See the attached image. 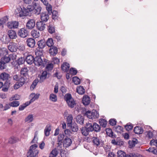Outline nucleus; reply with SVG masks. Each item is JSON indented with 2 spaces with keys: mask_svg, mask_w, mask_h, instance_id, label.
<instances>
[{
  "mask_svg": "<svg viewBox=\"0 0 157 157\" xmlns=\"http://www.w3.org/2000/svg\"><path fill=\"white\" fill-rule=\"evenodd\" d=\"M37 147V145L36 144L31 145L27 153V157H38L39 151L36 149Z\"/></svg>",
  "mask_w": 157,
  "mask_h": 157,
  "instance_id": "f257e3e1",
  "label": "nucleus"
},
{
  "mask_svg": "<svg viewBox=\"0 0 157 157\" xmlns=\"http://www.w3.org/2000/svg\"><path fill=\"white\" fill-rule=\"evenodd\" d=\"M34 63L36 66L44 67L47 63V59L43 56H36L34 58Z\"/></svg>",
  "mask_w": 157,
  "mask_h": 157,
  "instance_id": "f03ea898",
  "label": "nucleus"
},
{
  "mask_svg": "<svg viewBox=\"0 0 157 157\" xmlns=\"http://www.w3.org/2000/svg\"><path fill=\"white\" fill-rule=\"evenodd\" d=\"M99 116L98 112L95 110H93L92 111L88 110L86 111L84 114V116L92 120L98 118Z\"/></svg>",
  "mask_w": 157,
  "mask_h": 157,
  "instance_id": "7ed1b4c3",
  "label": "nucleus"
},
{
  "mask_svg": "<svg viewBox=\"0 0 157 157\" xmlns=\"http://www.w3.org/2000/svg\"><path fill=\"white\" fill-rule=\"evenodd\" d=\"M29 34V32L25 28H22L19 30L18 35L21 38H25Z\"/></svg>",
  "mask_w": 157,
  "mask_h": 157,
  "instance_id": "20e7f679",
  "label": "nucleus"
},
{
  "mask_svg": "<svg viewBox=\"0 0 157 157\" xmlns=\"http://www.w3.org/2000/svg\"><path fill=\"white\" fill-rule=\"evenodd\" d=\"M27 46L31 48H33L36 44V41L34 39L31 38H28L26 41Z\"/></svg>",
  "mask_w": 157,
  "mask_h": 157,
  "instance_id": "39448f33",
  "label": "nucleus"
},
{
  "mask_svg": "<svg viewBox=\"0 0 157 157\" xmlns=\"http://www.w3.org/2000/svg\"><path fill=\"white\" fill-rule=\"evenodd\" d=\"M35 24L34 19H29L26 23V27L28 29H32L35 26Z\"/></svg>",
  "mask_w": 157,
  "mask_h": 157,
  "instance_id": "423d86ee",
  "label": "nucleus"
},
{
  "mask_svg": "<svg viewBox=\"0 0 157 157\" xmlns=\"http://www.w3.org/2000/svg\"><path fill=\"white\" fill-rule=\"evenodd\" d=\"M21 11L19 13V16L22 17L30 15V13L24 7L21 8Z\"/></svg>",
  "mask_w": 157,
  "mask_h": 157,
  "instance_id": "0eeeda50",
  "label": "nucleus"
},
{
  "mask_svg": "<svg viewBox=\"0 0 157 157\" xmlns=\"http://www.w3.org/2000/svg\"><path fill=\"white\" fill-rule=\"evenodd\" d=\"M72 143L71 139L68 137H66L63 142V146L66 148L69 147Z\"/></svg>",
  "mask_w": 157,
  "mask_h": 157,
  "instance_id": "6e6552de",
  "label": "nucleus"
},
{
  "mask_svg": "<svg viewBox=\"0 0 157 157\" xmlns=\"http://www.w3.org/2000/svg\"><path fill=\"white\" fill-rule=\"evenodd\" d=\"M7 26L11 29L17 28L18 26V22L16 21L9 22L7 23Z\"/></svg>",
  "mask_w": 157,
  "mask_h": 157,
  "instance_id": "1a4fd4ad",
  "label": "nucleus"
},
{
  "mask_svg": "<svg viewBox=\"0 0 157 157\" xmlns=\"http://www.w3.org/2000/svg\"><path fill=\"white\" fill-rule=\"evenodd\" d=\"M45 25L44 22L42 21L37 22L36 24V28L40 31L43 30L45 28Z\"/></svg>",
  "mask_w": 157,
  "mask_h": 157,
  "instance_id": "9d476101",
  "label": "nucleus"
},
{
  "mask_svg": "<svg viewBox=\"0 0 157 157\" xmlns=\"http://www.w3.org/2000/svg\"><path fill=\"white\" fill-rule=\"evenodd\" d=\"M49 14L47 12H42L41 15V21L44 22H47L49 19Z\"/></svg>",
  "mask_w": 157,
  "mask_h": 157,
  "instance_id": "9b49d317",
  "label": "nucleus"
},
{
  "mask_svg": "<svg viewBox=\"0 0 157 157\" xmlns=\"http://www.w3.org/2000/svg\"><path fill=\"white\" fill-rule=\"evenodd\" d=\"M34 58L31 55H28L26 57L25 60L29 65H31L34 62Z\"/></svg>",
  "mask_w": 157,
  "mask_h": 157,
  "instance_id": "f8f14e48",
  "label": "nucleus"
},
{
  "mask_svg": "<svg viewBox=\"0 0 157 157\" xmlns=\"http://www.w3.org/2000/svg\"><path fill=\"white\" fill-rule=\"evenodd\" d=\"M29 70L26 67L22 68L20 72V75L29 78Z\"/></svg>",
  "mask_w": 157,
  "mask_h": 157,
  "instance_id": "ddd939ff",
  "label": "nucleus"
},
{
  "mask_svg": "<svg viewBox=\"0 0 157 157\" xmlns=\"http://www.w3.org/2000/svg\"><path fill=\"white\" fill-rule=\"evenodd\" d=\"M16 44L13 42H10L8 45V48L11 52H15L17 51Z\"/></svg>",
  "mask_w": 157,
  "mask_h": 157,
  "instance_id": "4468645a",
  "label": "nucleus"
},
{
  "mask_svg": "<svg viewBox=\"0 0 157 157\" xmlns=\"http://www.w3.org/2000/svg\"><path fill=\"white\" fill-rule=\"evenodd\" d=\"M92 142L93 143L97 146L101 144L102 145V143L100 141L99 138L98 137H93L92 138Z\"/></svg>",
  "mask_w": 157,
  "mask_h": 157,
  "instance_id": "2eb2a0df",
  "label": "nucleus"
},
{
  "mask_svg": "<svg viewBox=\"0 0 157 157\" xmlns=\"http://www.w3.org/2000/svg\"><path fill=\"white\" fill-rule=\"evenodd\" d=\"M90 98L88 96H84L82 99V102L83 105H87L90 103Z\"/></svg>",
  "mask_w": 157,
  "mask_h": 157,
  "instance_id": "dca6fc26",
  "label": "nucleus"
},
{
  "mask_svg": "<svg viewBox=\"0 0 157 157\" xmlns=\"http://www.w3.org/2000/svg\"><path fill=\"white\" fill-rule=\"evenodd\" d=\"M49 52L51 55L55 56L58 53L57 48L55 46H53L49 49Z\"/></svg>",
  "mask_w": 157,
  "mask_h": 157,
  "instance_id": "f3484780",
  "label": "nucleus"
},
{
  "mask_svg": "<svg viewBox=\"0 0 157 157\" xmlns=\"http://www.w3.org/2000/svg\"><path fill=\"white\" fill-rule=\"evenodd\" d=\"M8 34L10 39H14L17 37L16 33L14 30H9L8 32Z\"/></svg>",
  "mask_w": 157,
  "mask_h": 157,
  "instance_id": "a211bd4d",
  "label": "nucleus"
},
{
  "mask_svg": "<svg viewBox=\"0 0 157 157\" xmlns=\"http://www.w3.org/2000/svg\"><path fill=\"white\" fill-rule=\"evenodd\" d=\"M76 122L80 124H83L84 118L83 116L81 115H78L76 117Z\"/></svg>",
  "mask_w": 157,
  "mask_h": 157,
  "instance_id": "6ab92c4d",
  "label": "nucleus"
},
{
  "mask_svg": "<svg viewBox=\"0 0 157 157\" xmlns=\"http://www.w3.org/2000/svg\"><path fill=\"white\" fill-rule=\"evenodd\" d=\"M20 78L18 81L19 82V84L21 86H23L25 84L26 82H28V79L29 78L25 77L22 76L20 75Z\"/></svg>",
  "mask_w": 157,
  "mask_h": 157,
  "instance_id": "aec40b11",
  "label": "nucleus"
},
{
  "mask_svg": "<svg viewBox=\"0 0 157 157\" xmlns=\"http://www.w3.org/2000/svg\"><path fill=\"white\" fill-rule=\"evenodd\" d=\"M134 132L136 134H141L144 132V129L142 128L139 126H136L134 129Z\"/></svg>",
  "mask_w": 157,
  "mask_h": 157,
  "instance_id": "412c9836",
  "label": "nucleus"
},
{
  "mask_svg": "<svg viewBox=\"0 0 157 157\" xmlns=\"http://www.w3.org/2000/svg\"><path fill=\"white\" fill-rule=\"evenodd\" d=\"M68 127H70V129L72 132H77L78 129V125L75 122L73 123L70 126H68Z\"/></svg>",
  "mask_w": 157,
  "mask_h": 157,
  "instance_id": "4be33fe9",
  "label": "nucleus"
},
{
  "mask_svg": "<svg viewBox=\"0 0 157 157\" xmlns=\"http://www.w3.org/2000/svg\"><path fill=\"white\" fill-rule=\"evenodd\" d=\"M106 133L108 136L111 137L112 138H115L116 137V135L115 134H113V133L111 129L107 128L106 129Z\"/></svg>",
  "mask_w": 157,
  "mask_h": 157,
  "instance_id": "5701e85b",
  "label": "nucleus"
},
{
  "mask_svg": "<svg viewBox=\"0 0 157 157\" xmlns=\"http://www.w3.org/2000/svg\"><path fill=\"white\" fill-rule=\"evenodd\" d=\"M37 45L38 48L43 49L46 45V41L44 40H41L38 41Z\"/></svg>",
  "mask_w": 157,
  "mask_h": 157,
  "instance_id": "b1692460",
  "label": "nucleus"
},
{
  "mask_svg": "<svg viewBox=\"0 0 157 157\" xmlns=\"http://www.w3.org/2000/svg\"><path fill=\"white\" fill-rule=\"evenodd\" d=\"M13 56V55L10 54L8 57L4 56L1 58V60L6 64L9 63L10 61L11 57Z\"/></svg>",
  "mask_w": 157,
  "mask_h": 157,
  "instance_id": "393cba45",
  "label": "nucleus"
},
{
  "mask_svg": "<svg viewBox=\"0 0 157 157\" xmlns=\"http://www.w3.org/2000/svg\"><path fill=\"white\" fill-rule=\"evenodd\" d=\"M48 72L47 71H45L42 72L41 75L40 76V81L43 82L46 78Z\"/></svg>",
  "mask_w": 157,
  "mask_h": 157,
  "instance_id": "a878e982",
  "label": "nucleus"
},
{
  "mask_svg": "<svg viewBox=\"0 0 157 157\" xmlns=\"http://www.w3.org/2000/svg\"><path fill=\"white\" fill-rule=\"evenodd\" d=\"M10 75L6 72L2 73L0 75V78L3 80H6L9 79Z\"/></svg>",
  "mask_w": 157,
  "mask_h": 157,
  "instance_id": "bb28decb",
  "label": "nucleus"
},
{
  "mask_svg": "<svg viewBox=\"0 0 157 157\" xmlns=\"http://www.w3.org/2000/svg\"><path fill=\"white\" fill-rule=\"evenodd\" d=\"M62 70L65 72L68 71L70 68V65L67 63L65 62L61 66Z\"/></svg>",
  "mask_w": 157,
  "mask_h": 157,
  "instance_id": "cd10ccee",
  "label": "nucleus"
},
{
  "mask_svg": "<svg viewBox=\"0 0 157 157\" xmlns=\"http://www.w3.org/2000/svg\"><path fill=\"white\" fill-rule=\"evenodd\" d=\"M73 119V117L71 114H69L67 118V123L68 126H70L71 124H73L72 120Z\"/></svg>",
  "mask_w": 157,
  "mask_h": 157,
  "instance_id": "c85d7f7f",
  "label": "nucleus"
},
{
  "mask_svg": "<svg viewBox=\"0 0 157 157\" xmlns=\"http://www.w3.org/2000/svg\"><path fill=\"white\" fill-rule=\"evenodd\" d=\"M81 130L82 134L84 136H87L89 134V133L90 132L86 126L82 127L81 129Z\"/></svg>",
  "mask_w": 157,
  "mask_h": 157,
  "instance_id": "c756f323",
  "label": "nucleus"
},
{
  "mask_svg": "<svg viewBox=\"0 0 157 157\" xmlns=\"http://www.w3.org/2000/svg\"><path fill=\"white\" fill-rule=\"evenodd\" d=\"M93 128H94L93 129V131L96 132H98L100 131L101 128L100 125L96 123H93Z\"/></svg>",
  "mask_w": 157,
  "mask_h": 157,
  "instance_id": "7c9ffc66",
  "label": "nucleus"
},
{
  "mask_svg": "<svg viewBox=\"0 0 157 157\" xmlns=\"http://www.w3.org/2000/svg\"><path fill=\"white\" fill-rule=\"evenodd\" d=\"M77 92L80 94H83L85 92V90L83 86H79L77 88Z\"/></svg>",
  "mask_w": 157,
  "mask_h": 157,
  "instance_id": "2f4dec72",
  "label": "nucleus"
},
{
  "mask_svg": "<svg viewBox=\"0 0 157 157\" xmlns=\"http://www.w3.org/2000/svg\"><path fill=\"white\" fill-rule=\"evenodd\" d=\"M8 53V50L5 48L0 49V56H5L7 55Z\"/></svg>",
  "mask_w": 157,
  "mask_h": 157,
  "instance_id": "473e14b6",
  "label": "nucleus"
},
{
  "mask_svg": "<svg viewBox=\"0 0 157 157\" xmlns=\"http://www.w3.org/2000/svg\"><path fill=\"white\" fill-rule=\"evenodd\" d=\"M99 122L100 125L102 127L105 128L106 127L107 123V121L106 120L103 119H99Z\"/></svg>",
  "mask_w": 157,
  "mask_h": 157,
  "instance_id": "72a5a7b5",
  "label": "nucleus"
},
{
  "mask_svg": "<svg viewBox=\"0 0 157 157\" xmlns=\"http://www.w3.org/2000/svg\"><path fill=\"white\" fill-rule=\"evenodd\" d=\"M138 140L137 139L134 138L132 141H129L128 144L131 148L134 147L135 145L137 144Z\"/></svg>",
  "mask_w": 157,
  "mask_h": 157,
  "instance_id": "f704fd0d",
  "label": "nucleus"
},
{
  "mask_svg": "<svg viewBox=\"0 0 157 157\" xmlns=\"http://www.w3.org/2000/svg\"><path fill=\"white\" fill-rule=\"evenodd\" d=\"M31 35L33 38H35L38 37L40 35L39 32L35 30H33L31 31Z\"/></svg>",
  "mask_w": 157,
  "mask_h": 157,
  "instance_id": "c9c22d12",
  "label": "nucleus"
},
{
  "mask_svg": "<svg viewBox=\"0 0 157 157\" xmlns=\"http://www.w3.org/2000/svg\"><path fill=\"white\" fill-rule=\"evenodd\" d=\"M68 106L71 108H73L76 105L73 99L67 102Z\"/></svg>",
  "mask_w": 157,
  "mask_h": 157,
  "instance_id": "e433bc0d",
  "label": "nucleus"
},
{
  "mask_svg": "<svg viewBox=\"0 0 157 157\" xmlns=\"http://www.w3.org/2000/svg\"><path fill=\"white\" fill-rule=\"evenodd\" d=\"M57 149L55 148L52 150L50 154L49 157H55L58 154Z\"/></svg>",
  "mask_w": 157,
  "mask_h": 157,
  "instance_id": "4c0bfd02",
  "label": "nucleus"
},
{
  "mask_svg": "<svg viewBox=\"0 0 157 157\" xmlns=\"http://www.w3.org/2000/svg\"><path fill=\"white\" fill-rule=\"evenodd\" d=\"M93 123H87L86 125V128L88 129V130L90 131V132L93 131V129L94 128H93Z\"/></svg>",
  "mask_w": 157,
  "mask_h": 157,
  "instance_id": "58836bf2",
  "label": "nucleus"
},
{
  "mask_svg": "<svg viewBox=\"0 0 157 157\" xmlns=\"http://www.w3.org/2000/svg\"><path fill=\"white\" fill-rule=\"evenodd\" d=\"M50 125L46 126L44 130V134L46 136H48L50 134V131H51Z\"/></svg>",
  "mask_w": 157,
  "mask_h": 157,
  "instance_id": "ea45409f",
  "label": "nucleus"
},
{
  "mask_svg": "<svg viewBox=\"0 0 157 157\" xmlns=\"http://www.w3.org/2000/svg\"><path fill=\"white\" fill-rule=\"evenodd\" d=\"M48 31L51 34H52L55 32V27L52 25H50L48 26Z\"/></svg>",
  "mask_w": 157,
  "mask_h": 157,
  "instance_id": "a19ab883",
  "label": "nucleus"
},
{
  "mask_svg": "<svg viewBox=\"0 0 157 157\" xmlns=\"http://www.w3.org/2000/svg\"><path fill=\"white\" fill-rule=\"evenodd\" d=\"M33 119V114L29 115L25 120V122H31Z\"/></svg>",
  "mask_w": 157,
  "mask_h": 157,
  "instance_id": "79ce46f5",
  "label": "nucleus"
},
{
  "mask_svg": "<svg viewBox=\"0 0 157 157\" xmlns=\"http://www.w3.org/2000/svg\"><path fill=\"white\" fill-rule=\"evenodd\" d=\"M46 45L49 47H51L53 45V40L52 38H48L46 41Z\"/></svg>",
  "mask_w": 157,
  "mask_h": 157,
  "instance_id": "37998d69",
  "label": "nucleus"
},
{
  "mask_svg": "<svg viewBox=\"0 0 157 157\" xmlns=\"http://www.w3.org/2000/svg\"><path fill=\"white\" fill-rule=\"evenodd\" d=\"M72 81L76 85L79 84L80 83V80L77 76H75L73 78Z\"/></svg>",
  "mask_w": 157,
  "mask_h": 157,
  "instance_id": "c03bdc74",
  "label": "nucleus"
},
{
  "mask_svg": "<svg viewBox=\"0 0 157 157\" xmlns=\"http://www.w3.org/2000/svg\"><path fill=\"white\" fill-rule=\"evenodd\" d=\"M49 99L52 101L56 102L57 101V97L56 94H51L49 97Z\"/></svg>",
  "mask_w": 157,
  "mask_h": 157,
  "instance_id": "a18cd8bd",
  "label": "nucleus"
},
{
  "mask_svg": "<svg viewBox=\"0 0 157 157\" xmlns=\"http://www.w3.org/2000/svg\"><path fill=\"white\" fill-rule=\"evenodd\" d=\"M43 51L42 49L39 48L38 49H37L35 51V54L36 56H41L43 55Z\"/></svg>",
  "mask_w": 157,
  "mask_h": 157,
  "instance_id": "49530a36",
  "label": "nucleus"
},
{
  "mask_svg": "<svg viewBox=\"0 0 157 157\" xmlns=\"http://www.w3.org/2000/svg\"><path fill=\"white\" fill-rule=\"evenodd\" d=\"M39 81L38 78L35 79L33 82L32 85L30 86L31 89L32 88L33 89H34L36 87Z\"/></svg>",
  "mask_w": 157,
  "mask_h": 157,
  "instance_id": "de8ad7c7",
  "label": "nucleus"
},
{
  "mask_svg": "<svg viewBox=\"0 0 157 157\" xmlns=\"http://www.w3.org/2000/svg\"><path fill=\"white\" fill-rule=\"evenodd\" d=\"M72 99L73 98L72 97L71 95L70 94H67L65 95L64 99L67 102Z\"/></svg>",
  "mask_w": 157,
  "mask_h": 157,
  "instance_id": "09e8293b",
  "label": "nucleus"
},
{
  "mask_svg": "<svg viewBox=\"0 0 157 157\" xmlns=\"http://www.w3.org/2000/svg\"><path fill=\"white\" fill-rule=\"evenodd\" d=\"M11 106L17 107L20 105L19 102L17 101H13L10 103Z\"/></svg>",
  "mask_w": 157,
  "mask_h": 157,
  "instance_id": "8fccbe9b",
  "label": "nucleus"
},
{
  "mask_svg": "<svg viewBox=\"0 0 157 157\" xmlns=\"http://www.w3.org/2000/svg\"><path fill=\"white\" fill-rule=\"evenodd\" d=\"M114 129L117 132L121 133V132L123 131V128L120 126H118L116 127H114Z\"/></svg>",
  "mask_w": 157,
  "mask_h": 157,
  "instance_id": "3c124183",
  "label": "nucleus"
},
{
  "mask_svg": "<svg viewBox=\"0 0 157 157\" xmlns=\"http://www.w3.org/2000/svg\"><path fill=\"white\" fill-rule=\"evenodd\" d=\"M52 18L54 20L57 19L58 16V12L57 11L53 10L52 12Z\"/></svg>",
  "mask_w": 157,
  "mask_h": 157,
  "instance_id": "603ef678",
  "label": "nucleus"
},
{
  "mask_svg": "<svg viewBox=\"0 0 157 157\" xmlns=\"http://www.w3.org/2000/svg\"><path fill=\"white\" fill-rule=\"evenodd\" d=\"M53 37L57 40L58 42H59L61 40L62 38L59 34L55 33L53 35Z\"/></svg>",
  "mask_w": 157,
  "mask_h": 157,
  "instance_id": "864d4df0",
  "label": "nucleus"
},
{
  "mask_svg": "<svg viewBox=\"0 0 157 157\" xmlns=\"http://www.w3.org/2000/svg\"><path fill=\"white\" fill-rule=\"evenodd\" d=\"M25 59L24 58L21 57L19 58L17 60V63L19 65L23 64L25 62Z\"/></svg>",
  "mask_w": 157,
  "mask_h": 157,
  "instance_id": "5fc2aeb1",
  "label": "nucleus"
},
{
  "mask_svg": "<svg viewBox=\"0 0 157 157\" xmlns=\"http://www.w3.org/2000/svg\"><path fill=\"white\" fill-rule=\"evenodd\" d=\"M126 154L123 151L120 150L117 152V155L118 157H124Z\"/></svg>",
  "mask_w": 157,
  "mask_h": 157,
  "instance_id": "6e6d98bb",
  "label": "nucleus"
},
{
  "mask_svg": "<svg viewBox=\"0 0 157 157\" xmlns=\"http://www.w3.org/2000/svg\"><path fill=\"white\" fill-rule=\"evenodd\" d=\"M36 7H34L33 6L28 5L26 8L27 10L30 13V12L34 10L36 8Z\"/></svg>",
  "mask_w": 157,
  "mask_h": 157,
  "instance_id": "4d7b16f0",
  "label": "nucleus"
},
{
  "mask_svg": "<svg viewBox=\"0 0 157 157\" xmlns=\"http://www.w3.org/2000/svg\"><path fill=\"white\" fill-rule=\"evenodd\" d=\"M36 7L34 10H35L34 11L35 12V13L36 15H39L40 13L41 8L40 6H36Z\"/></svg>",
  "mask_w": 157,
  "mask_h": 157,
  "instance_id": "13d9d810",
  "label": "nucleus"
},
{
  "mask_svg": "<svg viewBox=\"0 0 157 157\" xmlns=\"http://www.w3.org/2000/svg\"><path fill=\"white\" fill-rule=\"evenodd\" d=\"M5 63L3 61L0 60V70H2L5 69L6 67V66Z\"/></svg>",
  "mask_w": 157,
  "mask_h": 157,
  "instance_id": "bf43d9fd",
  "label": "nucleus"
},
{
  "mask_svg": "<svg viewBox=\"0 0 157 157\" xmlns=\"http://www.w3.org/2000/svg\"><path fill=\"white\" fill-rule=\"evenodd\" d=\"M69 72L71 74L75 75L77 74V71L75 68L71 67L70 70Z\"/></svg>",
  "mask_w": 157,
  "mask_h": 157,
  "instance_id": "052dcab7",
  "label": "nucleus"
},
{
  "mask_svg": "<svg viewBox=\"0 0 157 157\" xmlns=\"http://www.w3.org/2000/svg\"><path fill=\"white\" fill-rule=\"evenodd\" d=\"M53 67V65L52 63L48 64L46 67V69L48 71L52 70Z\"/></svg>",
  "mask_w": 157,
  "mask_h": 157,
  "instance_id": "680f3d73",
  "label": "nucleus"
},
{
  "mask_svg": "<svg viewBox=\"0 0 157 157\" xmlns=\"http://www.w3.org/2000/svg\"><path fill=\"white\" fill-rule=\"evenodd\" d=\"M109 122L110 125L113 126L116 124L117 121L115 119H111L109 121Z\"/></svg>",
  "mask_w": 157,
  "mask_h": 157,
  "instance_id": "e2e57ef3",
  "label": "nucleus"
},
{
  "mask_svg": "<svg viewBox=\"0 0 157 157\" xmlns=\"http://www.w3.org/2000/svg\"><path fill=\"white\" fill-rule=\"evenodd\" d=\"M133 126L132 124H127L124 126V128L126 130L128 131H129L132 129Z\"/></svg>",
  "mask_w": 157,
  "mask_h": 157,
  "instance_id": "0e129e2a",
  "label": "nucleus"
},
{
  "mask_svg": "<svg viewBox=\"0 0 157 157\" xmlns=\"http://www.w3.org/2000/svg\"><path fill=\"white\" fill-rule=\"evenodd\" d=\"M21 98V96L20 95L17 94H15L13 97L10 98V100L11 101L13 100H18Z\"/></svg>",
  "mask_w": 157,
  "mask_h": 157,
  "instance_id": "69168bd1",
  "label": "nucleus"
},
{
  "mask_svg": "<svg viewBox=\"0 0 157 157\" xmlns=\"http://www.w3.org/2000/svg\"><path fill=\"white\" fill-rule=\"evenodd\" d=\"M8 18L7 16H5L0 19L2 23L4 25L8 21Z\"/></svg>",
  "mask_w": 157,
  "mask_h": 157,
  "instance_id": "338daca9",
  "label": "nucleus"
},
{
  "mask_svg": "<svg viewBox=\"0 0 157 157\" xmlns=\"http://www.w3.org/2000/svg\"><path fill=\"white\" fill-rule=\"evenodd\" d=\"M150 144L151 146H156V147H157V140H151L150 141Z\"/></svg>",
  "mask_w": 157,
  "mask_h": 157,
  "instance_id": "774afa93",
  "label": "nucleus"
}]
</instances>
